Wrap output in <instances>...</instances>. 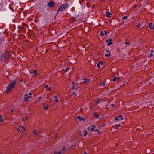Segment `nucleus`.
Wrapping results in <instances>:
<instances>
[{"label":"nucleus","instance_id":"28","mask_svg":"<svg viewBox=\"0 0 154 154\" xmlns=\"http://www.w3.org/2000/svg\"><path fill=\"white\" fill-rule=\"evenodd\" d=\"M128 18V17L127 16H124L122 17V20H126Z\"/></svg>","mask_w":154,"mask_h":154},{"label":"nucleus","instance_id":"49","mask_svg":"<svg viewBox=\"0 0 154 154\" xmlns=\"http://www.w3.org/2000/svg\"><path fill=\"white\" fill-rule=\"evenodd\" d=\"M42 99V97H39V100L41 99Z\"/></svg>","mask_w":154,"mask_h":154},{"label":"nucleus","instance_id":"51","mask_svg":"<svg viewBox=\"0 0 154 154\" xmlns=\"http://www.w3.org/2000/svg\"><path fill=\"white\" fill-rule=\"evenodd\" d=\"M100 86L102 85V82H101L100 84Z\"/></svg>","mask_w":154,"mask_h":154},{"label":"nucleus","instance_id":"50","mask_svg":"<svg viewBox=\"0 0 154 154\" xmlns=\"http://www.w3.org/2000/svg\"><path fill=\"white\" fill-rule=\"evenodd\" d=\"M58 137V135L57 134H56V136H55V137Z\"/></svg>","mask_w":154,"mask_h":154},{"label":"nucleus","instance_id":"37","mask_svg":"<svg viewBox=\"0 0 154 154\" xmlns=\"http://www.w3.org/2000/svg\"><path fill=\"white\" fill-rule=\"evenodd\" d=\"M125 44H126V45H127V44L129 45V43L128 42H125Z\"/></svg>","mask_w":154,"mask_h":154},{"label":"nucleus","instance_id":"21","mask_svg":"<svg viewBox=\"0 0 154 154\" xmlns=\"http://www.w3.org/2000/svg\"><path fill=\"white\" fill-rule=\"evenodd\" d=\"M120 125L119 124H116L115 125V128L116 129H117L118 128V127H120Z\"/></svg>","mask_w":154,"mask_h":154},{"label":"nucleus","instance_id":"36","mask_svg":"<svg viewBox=\"0 0 154 154\" xmlns=\"http://www.w3.org/2000/svg\"><path fill=\"white\" fill-rule=\"evenodd\" d=\"M72 85L74 86L75 85V82H73L72 83Z\"/></svg>","mask_w":154,"mask_h":154},{"label":"nucleus","instance_id":"34","mask_svg":"<svg viewBox=\"0 0 154 154\" xmlns=\"http://www.w3.org/2000/svg\"><path fill=\"white\" fill-rule=\"evenodd\" d=\"M78 87H77V88H76V87L75 86V85L73 86H72V89H76L77 90V88Z\"/></svg>","mask_w":154,"mask_h":154},{"label":"nucleus","instance_id":"25","mask_svg":"<svg viewBox=\"0 0 154 154\" xmlns=\"http://www.w3.org/2000/svg\"><path fill=\"white\" fill-rule=\"evenodd\" d=\"M94 116L96 118H98L99 117V115L98 114L96 113H94Z\"/></svg>","mask_w":154,"mask_h":154},{"label":"nucleus","instance_id":"35","mask_svg":"<svg viewBox=\"0 0 154 154\" xmlns=\"http://www.w3.org/2000/svg\"><path fill=\"white\" fill-rule=\"evenodd\" d=\"M65 149H66V148H65V147H63V149H62V151H63L64 150H65Z\"/></svg>","mask_w":154,"mask_h":154},{"label":"nucleus","instance_id":"42","mask_svg":"<svg viewBox=\"0 0 154 154\" xmlns=\"http://www.w3.org/2000/svg\"><path fill=\"white\" fill-rule=\"evenodd\" d=\"M150 52H151V53H152L153 52V49H151L150 50Z\"/></svg>","mask_w":154,"mask_h":154},{"label":"nucleus","instance_id":"39","mask_svg":"<svg viewBox=\"0 0 154 154\" xmlns=\"http://www.w3.org/2000/svg\"><path fill=\"white\" fill-rule=\"evenodd\" d=\"M114 104H112L111 105V106L112 107H114Z\"/></svg>","mask_w":154,"mask_h":154},{"label":"nucleus","instance_id":"5","mask_svg":"<svg viewBox=\"0 0 154 154\" xmlns=\"http://www.w3.org/2000/svg\"><path fill=\"white\" fill-rule=\"evenodd\" d=\"M95 128V125H92L91 127H88V129L89 131H92L94 130Z\"/></svg>","mask_w":154,"mask_h":154},{"label":"nucleus","instance_id":"1","mask_svg":"<svg viewBox=\"0 0 154 154\" xmlns=\"http://www.w3.org/2000/svg\"><path fill=\"white\" fill-rule=\"evenodd\" d=\"M68 6L69 5L68 3L62 4L59 7L57 12H58L64 10L67 8Z\"/></svg>","mask_w":154,"mask_h":154},{"label":"nucleus","instance_id":"3","mask_svg":"<svg viewBox=\"0 0 154 154\" xmlns=\"http://www.w3.org/2000/svg\"><path fill=\"white\" fill-rule=\"evenodd\" d=\"M31 97L30 96V94L28 95L26 94L23 97V100L25 101H27L29 99L31 98Z\"/></svg>","mask_w":154,"mask_h":154},{"label":"nucleus","instance_id":"20","mask_svg":"<svg viewBox=\"0 0 154 154\" xmlns=\"http://www.w3.org/2000/svg\"><path fill=\"white\" fill-rule=\"evenodd\" d=\"M119 79V77H116L113 78L112 79V80L113 82H116L117 80L118 79Z\"/></svg>","mask_w":154,"mask_h":154},{"label":"nucleus","instance_id":"12","mask_svg":"<svg viewBox=\"0 0 154 154\" xmlns=\"http://www.w3.org/2000/svg\"><path fill=\"white\" fill-rule=\"evenodd\" d=\"M149 27L151 29H154V23L152 24L151 23H150L149 24Z\"/></svg>","mask_w":154,"mask_h":154},{"label":"nucleus","instance_id":"17","mask_svg":"<svg viewBox=\"0 0 154 154\" xmlns=\"http://www.w3.org/2000/svg\"><path fill=\"white\" fill-rule=\"evenodd\" d=\"M54 101L56 103H58L59 101V100L58 98V97L57 96H55L54 97Z\"/></svg>","mask_w":154,"mask_h":154},{"label":"nucleus","instance_id":"13","mask_svg":"<svg viewBox=\"0 0 154 154\" xmlns=\"http://www.w3.org/2000/svg\"><path fill=\"white\" fill-rule=\"evenodd\" d=\"M44 88L46 89V90L48 91H50L52 88L51 87H49L47 85H45L44 86Z\"/></svg>","mask_w":154,"mask_h":154},{"label":"nucleus","instance_id":"10","mask_svg":"<svg viewBox=\"0 0 154 154\" xmlns=\"http://www.w3.org/2000/svg\"><path fill=\"white\" fill-rule=\"evenodd\" d=\"M105 51H106V52L107 53V54H105V56L106 57H110L111 56L110 51L109 50L106 49L105 50Z\"/></svg>","mask_w":154,"mask_h":154},{"label":"nucleus","instance_id":"2","mask_svg":"<svg viewBox=\"0 0 154 154\" xmlns=\"http://www.w3.org/2000/svg\"><path fill=\"white\" fill-rule=\"evenodd\" d=\"M16 82V80L14 79L9 84L7 88V91H9L11 90L12 88L14 87Z\"/></svg>","mask_w":154,"mask_h":154},{"label":"nucleus","instance_id":"44","mask_svg":"<svg viewBox=\"0 0 154 154\" xmlns=\"http://www.w3.org/2000/svg\"><path fill=\"white\" fill-rule=\"evenodd\" d=\"M58 153V152H57V151H55L54 152V154H57Z\"/></svg>","mask_w":154,"mask_h":154},{"label":"nucleus","instance_id":"29","mask_svg":"<svg viewBox=\"0 0 154 154\" xmlns=\"http://www.w3.org/2000/svg\"><path fill=\"white\" fill-rule=\"evenodd\" d=\"M141 25L140 23H139L137 25V26L138 28H140L141 27Z\"/></svg>","mask_w":154,"mask_h":154},{"label":"nucleus","instance_id":"9","mask_svg":"<svg viewBox=\"0 0 154 154\" xmlns=\"http://www.w3.org/2000/svg\"><path fill=\"white\" fill-rule=\"evenodd\" d=\"M43 109L46 110H47L49 107V105L48 104H46L45 103H43Z\"/></svg>","mask_w":154,"mask_h":154},{"label":"nucleus","instance_id":"38","mask_svg":"<svg viewBox=\"0 0 154 154\" xmlns=\"http://www.w3.org/2000/svg\"><path fill=\"white\" fill-rule=\"evenodd\" d=\"M28 117L27 116H26V119H23V121H25V120H26V119H28Z\"/></svg>","mask_w":154,"mask_h":154},{"label":"nucleus","instance_id":"22","mask_svg":"<svg viewBox=\"0 0 154 154\" xmlns=\"http://www.w3.org/2000/svg\"><path fill=\"white\" fill-rule=\"evenodd\" d=\"M119 119V120H121V121L123 120V118L122 117L121 115H119L118 116Z\"/></svg>","mask_w":154,"mask_h":154},{"label":"nucleus","instance_id":"18","mask_svg":"<svg viewBox=\"0 0 154 154\" xmlns=\"http://www.w3.org/2000/svg\"><path fill=\"white\" fill-rule=\"evenodd\" d=\"M33 133L35 135H38V131H37L36 129H34V130Z\"/></svg>","mask_w":154,"mask_h":154},{"label":"nucleus","instance_id":"27","mask_svg":"<svg viewBox=\"0 0 154 154\" xmlns=\"http://www.w3.org/2000/svg\"><path fill=\"white\" fill-rule=\"evenodd\" d=\"M88 134L87 131L84 130V135L85 136H86Z\"/></svg>","mask_w":154,"mask_h":154},{"label":"nucleus","instance_id":"19","mask_svg":"<svg viewBox=\"0 0 154 154\" xmlns=\"http://www.w3.org/2000/svg\"><path fill=\"white\" fill-rule=\"evenodd\" d=\"M104 101V100L102 99H99L97 103V104H99L101 103L103 101Z\"/></svg>","mask_w":154,"mask_h":154},{"label":"nucleus","instance_id":"8","mask_svg":"<svg viewBox=\"0 0 154 154\" xmlns=\"http://www.w3.org/2000/svg\"><path fill=\"white\" fill-rule=\"evenodd\" d=\"M54 5V2L52 1H50L48 3V6L50 7H53Z\"/></svg>","mask_w":154,"mask_h":154},{"label":"nucleus","instance_id":"41","mask_svg":"<svg viewBox=\"0 0 154 154\" xmlns=\"http://www.w3.org/2000/svg\"><path fill=\"white\" fill-rule=\"evenodd\" d=\"M57 152H58L57 154H61V152L60 151H58Z\"/></svg>","mask_w":154,"mask_h":154},{"label":"nucleus","instance_id":"47","mask_svg":"<svg viewBox=\"0 0 154 154\" xmlns=\"http://www.w3.org/2000/svg\"><path fill=\"white\" fill-rule=\"evenodd\" d=\"M84 154H87V153H86V152H84Z\"/></svg>","mask_w":154,"mask_h":154},{"label":"nucleus","instance_id":"24","mask_svg":"<svg viewBox=\"0 0 154 154\" xmlns=\"http://www.w3.org/2000/svg\"><path fill=\"white\" fill-rule=\"evenodd\" d=\"M80 116H77V117H76V119H79V120L80 121H81L82 120V119L83 118H80Z\"/></svg>","mask_w":154,"mask_h":154},{"label":"nucleus","instance_id":"46","mask_svg":"<svg viewBox=\"0 0 154 154\" xmlns=\"http://www.w3.org/2000/svg\"><path fill=\"white\" fill-rule=\"evenodd\" d=\"M2 115H0V119H1L2 118Z\"/></svg>","mask_w":154,"mask_h":154},{"label":"nucleus","instance_id":"31","mask_svg":"<svg viewBox=\"0 0 154 154\" xmlns=\"http://www.w3.org/2000/svg\"><path fill=\"white\" fill-rule=\"evenodd\" d=\"M70 69V68L69 67H67L66 69V71L65 72H67L68 70H69Z\"/></svg>","mask_w":154,"mask_h":154},{"label":"nucleus","instance_id":"4","mask_svg":"<svg viewBox=\"0 0 154 154\" xmlns=\"http://www.w3.org/2000/svg\"><path fill=\"white\" fill-rule=\"evenodd\" d=\"M24 130V127L22 125H19L17 129L18 132H23Z\"/></svg>","mask_w":154,"mask_h":154},{"label":"nucleus","instance_id":"15","mask_svg":"<svg viewBox=\"0 0 154 154\" xmlns=\"http://www.w3.org/2000/svg\"><path fill=\"white\" fill-rule=\"evenodd\" d=\"M103 62L102 61H100L98 63H97V67L98 68H100V65H103Z\"/></svg>","mask_w":154,"mask_h":154},{"label":"nucleus","instance_id":"6","mask_svg":"<svg viewBox=\"0 0 154 154\" xmlns=\"http://www.w3.org/2000/svg\"><path fill=\"white\" fill-rule=\"evenodd\" d=\"M83 80H84L83 82L86 84H89L91 81V80L85 78L83 79Z\"/></svg>","mask_w":154,"mask_h":154},{"label":"nucleus","instance_id":"32","mask_svg":"<svg viewBox=\"0 0 154 154\" xmlns=\"http://www.w3.org/2000/svg\"><path fill=\"white\" fill-rule=\"evenodd\" d=\"M119 118L118 117V116L117 117H115V120L116 121V120H119Z\"/></svg>","mask_w":154,"mask_h":154},{"label":"nucleus","instance_id":"7","mask_svg":"<svg viewBox=\"0 0 154 154\" xmlns=\"http://www.w3.org/2000/svg\"><path fill=\"white\" fill-rule=\"evenodd\" d=\"M8 56V55L7 54L4 53L2 54V56L0 57V58H1L2 60H3L6 58Z\"/></svg>","mask_w":154,"mask_h":154},{"label":"nucleus","instance_id":"45","mask_svg":"<svg viewBox=\"0 0 154 154\" xmlns=\"http://www.w3.org/2000/svg\"><path fill=\"white\" fill-rule=\"evenodd\" d=\"M14 109H11L10 110V111L11 112H14Z\"/></svg>","mask_w":154,"mask_h":154},{"label":"nucleus","instance_id":"33","mask_svg":"<svg viewBox=\"0 0 154 154\" xmlns=\"http://www.w3.org/2000/svg\"><path fill=\"white\" fill-rule=\"evenodd\" d=\"M148 55L149 57H152L153 56V54L152 53H151L150 55Z\"/></svg>","mask_w":154,"mask_h":154},{"label":"nucleus","instance_id":"30","mask_svg":"<svg viewBox=\"0 0 154 154\" xmlns=\"http://www.w3.org/2000/svg\"><path fill=\"white\" fill-rule=\"evenodd\" d=\"M95 132H97L98 133H99L100 132V131L98 129H96L95 130Z\"/></svg>","mask_w":154,"mask_h":154},{"label":"nucleus","instance_id":"26","mask_svg":"<svg viewBox=\"0 0 154 154\" xmlns=\"http://www.w3.org/2000/svg\"><path fill=\"white\" fill-rule=\"evenodd\" d=\"M32 73L34 74L35 76H36L37 75V72L36 70H34Z\"/></svg>","mask_w":154,"mask_h":154},{"label":"nucleus","instance_id":"48","mask_svg":"<svg viewBox=\"0 0 154 154\" xmlns=\"http://www.w3.org/2000/svg\"><path fill=\"white\" fill-rule=\"evenodd\" d=\"M31 94H32V93H29L28 94V95H29V94H30V96H31Z\"/></svg>","mask_w":154,"mask_h":154},{"label":"nucleus","instance_id":"11","mask_svg":"<svg viewBox=\"0 0 154 154\" xmlns=\"http://www.w3.org/2000/svg\"><path fill=\"white\" fill-rule=\"evenodd\" d=\"M112 39H109L107 40L106 41V42L107 43V45L108 46L110 45L112 43Z\"/></svg>","mask_w":154,"mask_h":154},{"label":"nucleus","instance_id":"16","mask_svg":"<svg viewBox=\"0 0 154 154\" xmlns=\"http://www.w3.org/2000/svg\"><path fill=\"white\" fill-rule=\"evenodd\" d=\"M106 14L107 17H111V15H112V14L111 13L107 11L106 12Z\"/></svg>","mask_w":154,"mask_h":154},{"label":"nucleus","instance_id":"14","mask_svg":"<svg viewBox=\"0 0 154 154\" xmlns=\"http://www.w3.org/2000/svg\"><path fill=\"white\" fill-rule=\"evenodd\" d=\"M107 34V32L106 31H102L100 32V36L103 37L104 35H106Z\"/></svg>","mask_w":154,"mask_h":154},{"label":"nucleus","instance_id":"40","mask_svg":"<svg viewBox=\"0 0 154 154\" xmlns=\"http://www.w3.org/2000/svg\"><path fill=\"white\" fill-rule=\"evenodd\" d=\"M4 120V119H0V122H2Z\"/></svg>","mask_w":154,"mask_h":154},{"label":"nucleus","instance_id":"43","mask_svg":"<svg viewBox=\"0 0 154 154\" xmlns=\"http://www.w3.org/2000/svg\"><path fill=\"white\" fill-rule=\"evenodd\" d=\"M102 85H103V86H104L105 85V84L104 82H103L102 83Z\"/></svg>","mask_w":154,"mask_h":154},{"label":"nucleus","instance_id":"23","mask_svg":"<svg viewBox=\"0 0 154 154\" xmlns=\"http://www.w3.org/2000/svg\"><path fill=\"white\" fill-rule=\"evenodd\" d=\"M76 96V94L75 92H74L72 93V96H73L74 97H75Z\"/></svg>","mask_w":154,"mask_h":154}]
</instances>
